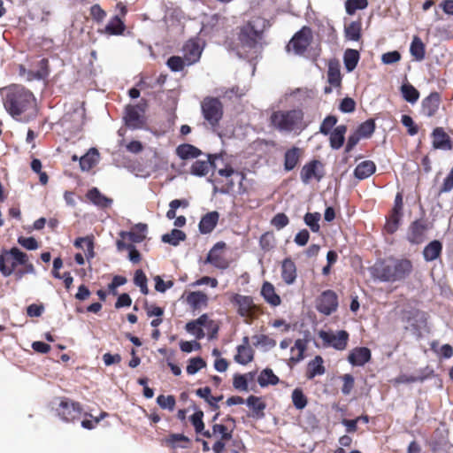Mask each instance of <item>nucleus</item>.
<instances>
[{
    "label": "nucleus",
    "instance_id": "obj_1",
    "mask_svg": "<svg viewBox=\"0 0 453 453\" xmlns=\"http://www.w3.org/2000/svg\"><path fill=\"white\" fill-rule=\"evenodd\" d=\"M4 106L12 117L20 121H28L36 115L34 95L20 86L5 88Z\"/></svg>",
    "mask_w": 453,
    "mask_h": 453
},
{
    "label": "nucleus",
    "instance_id": "obj_2",
    "mask_svg": "<svg viewBox=\"0 0 453 453\" xmlns=\"http://www.w3.org/2000/svg\"><path fill=\"white\" fill-rule=\"evenodd\" d=\"M412 271L413 265L410 259L393 257L377 260L370 269L372 278L392 283L405 280Z\"/></svg>",
    "mask_w": 453,
    "mask_h": 453
},
{
    "label": "nucleus",
    "instance_id": "obj_3",
    "mask_svg": "<svg viewBox=\"0 0 453 453\" xmlns=\"http://www.w3.org/2000/svg\"><path fill=\"white\" fill-rule=\"evenodd\" d=\"M270 119L272 125L282 132H296L307 126L303 112L299 109L274 111Z\"/></svg>",
    "mask_w": 453,
    "mask_h": 453
},
{
    "label": "nucleus",
    "instance_id": "obj_4",
    "mask_svg": "<svg viewBox=\"0 0 453 453\" xmlns=\"http://www.w3.org/2000/svg\"><path fill=\"white\" fill-rule=\"evenodd\" d=\"M26 262V253L13 247L0 253V272L4 277L11 276L19 264Z\"/></svg>",
    "mask_w": 453,
    "mask_h": 453
},
{
    "label": "nucleus",
    "instance_id": "obj_5",
    "mask_svg": "<svg viewBox=\"0 0 453 453\" xmlns=\"http://www.w3.org/2000/svg\"><path fill=\"white\" fill-rule=\"evenodd\" d=\"M230 302L237 307V313L244 318L247 323H250L256 318L257 307L251 296L234 294Z\"/></svg>",
    "mask_w": 453,
    "mask_h": 453
},
{
    "label": "nucleus",
    "instance_id": "obj_6",
    "mask_svg": "<svg viewBox=\"0 0 453 453\" xmlns=\"http://www.w3.org/2000/svg\"><path fill=\"white\" fill-rule=\"evenodd\" d=\"M56 412L63 421L74 422L79 419L82 412V407L81 403L64 397L56 408Z\"/></svg>",
    "mask_w": 453,
    "mask_h": 453
},
{
    "label": "nucleus",
    "instance_id": "obj_7",
    "mask_svg": "<svg viewBox=\"0 0 453 453\" xmlns=\"http://www.w3.org/2000/svg\"><path fill=\"white\" fill-rule=\"evenodd\" d=\"M338 305V296L331 289L323 291L316 300L317 311L326 316H329L336 311Z\"/></svg>",
    "mask_w": 453,
    "mask_h": 453
},
{
    "label": "nucleus",
    "instance_id": "obj_8",
    "mask_svg": "<svg viewBox=\"0 0 453 453\" xmlns=\"http://www.w3.org/2000/svg\"><path fill=\"white\" fill-rule=\"evenodd\" d=\"M85 110L82 107H77L73 111L66 112L61 125L65 131L74 134L80 131L84 124Z\"/></svg>",
    "mask_w": 453,
    "mask_h": 453
},
{
    "label": "nucleus",
    "instance_id": "obj_9",
    "mask_svg": "<svg viewBox=\"0 0 453 453\" xmlns=\"http://www.w3.org/2000/svg\"><path fill=\"white\" fill-rule=\"evenodd\" d=\"M312 40L311 29L308 27H303L298 31L291 39L287 46L288 51L291 50L297 55L303 54L311 44Z\"/></svg>",
    "mask_w": 453,
    "mask_h": 453
},
{
    "label": "nucleus",
    "instance_id": "obj_10",
    "mask_svg": "<svg viewBox=\"0 0 453 453\" xmlns=\"http://www.w3.org/2000/svg\"><path fill=\"white\" fill-rule=\"evenodd\" d=\"M202 111L204 119L214 126L222 117V105L219 99L206 97L202 102Z\"/></svg>",
    "mask_w": 453,
    "mask_h": 453
},
{
    "label": "nucleus",
    "instance_id": "obj_11",
    "mask_svg": "<svg viewBox=\"0 0 453 453\" xmlns=\"http://www.w3.org/2000/svg\"><path fill=\"white\" fill-rule=\"evenodd\" d=\"M319 336L325 345L333 347L337 350H343L347 348L349 334L345 330L338 331L336 334L321 330Z\"/></svg>",
    "mask_w": 453,
    "mask_h": 453
},
{
    "label": "nucleus",
    "instance_id": "obj_12",
    "mask_svg": "<svg viewBox=\"0 0 453 453\" xmlns=\"http://www.w3.org/2000/svg\"><path fill=\"white\" fill-rule=\"evenodd\" d=\"M325 175L324 165L317 159L306 163L301 170L300 178L302 181L308 184L312 179L319 181Z\"/></svg>",
    "mask_w": 453,
    "mask_h": 453
},
{
    "label": "nucleus",
    "instance_id": "obj_13",
    "mask_svg": "<svg viewBox=\"0 0 453 453\" xmlns=\"http://www.w3.org/2000/svg\"><path fill=\"white\" fill-rule=\"evenodd\" d=\"M207 160H196L190 168V173L198 177H203L211 170V167L218 166V160L222 159V154H208Z\"/></svg>",
    "mask_w": 453,
    "mask_h": 453
},
{
    "label": "nucleus",
    "instance_id": "obj_14",
    "mask_svg": "<svg viewBox=\"0 0 453 453\" xmlns=\"http://www.w3.org/2000/svg\"><path fill=\"white\" fill-rule=\"evenodd\" d=\"M225 248L226 243L224 242H217L209 251L205 262L212 265L216 268L221 270L226 269L229 266V262L222 254V250Z\"/></svg>",
    "mask_w": 453,
    "mask_h": 453
},
{
    "label": "nucleus",
    "instance_id": "obj_15",
    "mask_svg": "<svg viewBox=\"0 0 453 453\" xmlns=\"http://www.w3.org/2000/svg\"><path fill=\"white\" fill-rule=\"evenodd\" d=\"M144 108L141 105H127L125 111V122L130 128H140L144 124Z\"/></svg>",
    "mask_w": 453,
    "mask_h": 453
},
{
    "label": "nucleus",
    "instance_id": "obj_16",
    "mask_svg": "<svg viewBox=\"0 0 453 453\" xmlns=\"http://www.w3.org/2000/svg\"><path fill=\"white\" fill-rule=\"evenodd\" d=\"M427 229L428 226L426 220L417 219L413 221L409 226L408 241L416 244L422 242Z\"/></svg>",
    "mask_w": 453,
    "mask_h": 453
},
{
    "label": "nucleus",
    "instance_id": "obj_17",
    "mask_svg": "<svg viewBox=\"0 0 453 453\" xmlns=\"http://www.w3.org/2000/svg\"><path fill=\"white\" fill-rule=\"evenodd\" d=\"M226 424H213L211 427V436H220L223 440H230L233 436V432L235 427V419L227 416L223 419Z\"/></svg>",
    "mask_w": 453,
    "mask_h": 453
},
{
    "label": "nucleus",
    "instance_id": "obj_18",
    "mask_svg": "<svg viewBox=\"0 0 453 453\" xmlns=\"http://www.w3.org/2000/svg\"><path fill=\"white\" fill-rule=\"evenodd\" d=\"M280 276L287 285H293L297 278V268L296 263L290 257H286L280 264Z\"/></svg>",
    "mask_w": 453,
    "mask_h": 453
},
{
    "label": "nucleus",
    "instance_id": "obj_19",
    "mask_svg": "<svg viewBox=\"0 0 453 453\" xmlns=\"http://www.w3.org/2000/svg\"><path fill=\"white\" fill-rule=\"evenodd\" d=\"M371 350L366 347H357L353 349L348 357V361L354 366H363L370 361Z\"/></svg>",
    "mask_w": 453,
    "mask_h": 453
},
{
    "label": "nucleus",
    "instance_id": "obj_20",
    "mask_svg": "<svg viewBox=\"0 0 453 453\" xmlns=\"http://www.w3.org/2000/svg\"><path fill=\"white\" fill-rule=\"evenodd\" d=\"M200 44L195 40H189L183 47V54L187 65L197 62L202 54Z\"/></svg>",
    "mask_w": 453,
    "mask_h": 453
},
{
    "label": "nucleus",
    "instance_id": "obj_21",
    "mask_svg": "<svg viewBox=\"0 0 453 453\" xmlns=\"http://www.w3.org/2000/svg\"><path fill=\"white\" fill-rule=\"evenodd\" d=\"M185 300L194 311L206 308L209 303L208 296L202 291H192L188 293Z\"/></svg>",
    "mask_w": 453,
    "mask_h": 453
},
{
    "label": "nucleus",
    "instance_id": "obj_22",
    "mask_svg": "<svg viewBox=\"0 0 453 453\" xmlns=\"http://www.w3.org/2000/svg\"><path fill=\"white\" fill-rule=\"evenodd\" d=\"M440 96L438 93H431L426 96L421 104V113L426 117L434 116L440 107Z\"/></svg>",
    "mask_w": 453,
    "mask_h": 453
},
{
    "label": "nucleus",
    "instance_id": "obj_23",
    "mask_svg": "<svg viewBox=\"0 0 453 453\" xmlns=\"http://www.w3.org/2000/svg\"><path fill=\"white\" fill-rule=\"evenodd\" d=\"M259 33L251 24L244 26L240 32L239 39L243 47L253 48L257 44Z\"/></svg>",
    "mask_w": 453,
    "mask_h": 453
},
{
    "label": "nucleus",
    "instance_id": "obj_24",
    "mask_svg": "<svg viewBox=\"0 0 453 453\" xmlns=\"http://www.w3.org/2000/svg\"><path fill=\"white\" fill-rule=\"evenodd\" d=\"M375 129V124L372 119H368L359 125L348 142H358L362 139H369Z\"/></svg>",
    "mask_w": 453,
    "mask_h": 453
},
{
    "label": "nucleus",
    "instance_id": "obj_25",
    "mask_svg": "<svg viewBox=\"0 0 453 453\" xmlns=\"http://www.w3.org/2000/svg\"><path fill=\"white\" fill-rule=\"evenodd\" d=\"M219 219V214L218 211H211L204 214L198 225L199 231L203 234H210L216 227L218 221Z\"/></svg>",
    "mask_w": 453,
    "mask_h": 453
},
{
    "label": "nucleus",
    "instance_id": "obj_26",
    "mask_svg": "<svg viewBox=\"0 0 453 453\" xmlns=\"http://www.w3.org/2000/svg\"><path fill=\"white\" fill-rule=\"evenodd\" d=\"M244 344L237 347V354L234 356V360L238 364L247 365L254 358L253 349L249 346V338H243Z\"/></svg>",
    "mask_w": 453,
    "mask_h": 453
},
{
    "label": "nucleus",
    "instance_id": "obj_27",
    "mask_svg": "<svg viewBox=\"0 0 453 453\" xmlns=\"http://www.w3.org/2000/svg\"><path fill=\"white\" fill-rule=\"evenodd\" d=\"M303 156V150L297 147H292L285 152L284 169L286 171L293 170Z\"/></svg>",
    "mask_w": 453,
    "mask_h": 453
},
{
    "label": "nucleus",
    "instance_id": "obj_28",
    "mask_svg": "<svg viewBox=\"0 0 453 453\" xmlns=\"http://www.w3.org/2000/svg\"><path fill=\"white\" fill-rule=\"evenodd\" d=\"M93 235H87L85 237H78L74 241V246L77 249L84 250L87 260H90L95 257V242Z\"/></svg>",
    "mask_w": 453,
    "mask_h": 453
},
{
    "label": "nucleus",
    "instance_id": "obj_29",
    "mask_svg": "<svg viewBox=\"0 0 453 453\" xmlns=\"http://www.w3.org/2000/svg\"><path fill=\"white\" fill-rule=\"evenodd\" d=\"M261 296L265 302L272 306H279L281 303V299L276 293L274 286L269 281H265L263 283L261 288Z\"/></svg>",
    "mask_w": 453,
    "mask_h": 453
},
{
    "label": "nucleus",
    "instance_id": "obj_30",
    "mask_svg": "<svg viewBox=\"0 0 453 453\" xmlns=\"http://www.w3.org/2000/svg\"><path fill=\"white\" fill-rule=\"evenodd\" d=\"M86 197L93 203L95 205L100 208H108L112 203V199L106 197L103 195L97 188H90L87 194Z\"/></svg>",
    "mask_w": 453,
    "mask_h": 453
},
{
    "label": "nucleus",
    "instance_id": "obj_31",
    "mask_svg": "<svg viewBox=\"0 0 453 453\" xmlns=\"http://www.w3.org/2000/svg\"><path fill=\"white\" fill-rule=\"evenodd\" d=\"M323 364L324 360L321 356H316L312 360H311L307 365V379L311 380L316 376L324 374L326 368Z\"/></svg>",
    "mask_w": 453,
    "mask_h": 453
},
{
    "label": "nucleus",
    "instance_id": "obj_32",
    "mask_svg": "<svg viewBox=\"0 0 453 453\" xmlns=\"http://www.w3.org/2000/svg\"><path fill=\"white\" fill-rule=\"evenodd\" d=\"M442 251V244L440 241L434 240L429 242L423 250V257L426 262L438 258Z\"/></svg>",
    "mask_w": 453,
    "mask_h": 453
},
{
    "label": "nucleus",
    "instance_id": "obj_33",
    "mask_svg": "<svg viewBox=\"0 0 453 453\" xmlns=\"http://www.w3.org/2000/svg\"><path fill=\"white\" fill-rule=\"evenodd\" d=\"M375 170L376 166L372 161H363L356 166L354 176L358 180H365L370 177Z\"/></svg>",
    "mask_w": 453,
    "mask_h": 453
},
{
    "label": "nucleus",
    "instance_id": "obj_34",
    "mask_svg": "<svg viewBox=\"0 0 453 453\" xmlns=\"http://www.w3.org/2000/svg\"><path fill=\"white\" fill-rule=\"evenodd\" d=\"M176 154L181 159L186 160L197 157L202 154V151L190 143H180L176 149Z\"/></svg>",
    "mask_w": 453,
    "mask_h": 453
},
{
    "label": "nucleus",
    "instance_id": "obj_35",
    "mask_svg": "<svg viewBox=\"0 0 453 453\" xmlns=\"http://www.w3.org/2000/svg\"><path fill=\"white\" fill-rule=\"evenodd\" d=\"M203 418V411L201 410H196V412L190 416L189 420L196 434H201L206 438H211V432L209 430H204V423Z\"/></svg>",
    "mask_w": 453,
    "mask_h": 453
},
{
    "label": "nucleus",
    "instance_id": "obj_36",
    "mask_svg": "<svg viewBox=\"0 0 453 453\" xmlns=\"http://www.w3.org/2000/svg\"><path fill=\"white\" fill-rule=\"evenodd\" d=\"M99 153L96 149H90L88 153L80 158V165L82 171H89L97 163Z\"/></svg>",
    "mask_w": 453,
    "mask_h": 453
},
{
    "label": "nucleus",
    "instance_id": "obj_37",
    "mask_svg": "<svg viewBox=\"0 0 453 453\" xmlns=\"http://www.w3.org/2000/svg\"><path fill=\"white\" fill-rule=\"evenodd\" d=\"M257 382L260 387L265 388L270 385L275 386L280 382V379L275 375L271 368H265L261 371L257 378Z\"/></svg>",
    "mask_w": 453,
    "mask_h": 453
},
{
    "label": "nucleus",
    "instance_id": "obj_38",
    "mask_svg": "<svg viewBox=\"0 0 453 453\" xmlns=\"http://www.w3.org/2000/svg\"><path fill=\"white\" fill-rule=\"evenodd\" d=\"M222 154V159L218 160V166L211 167L219 176L228 179L234 173H238L230 163L225 161V154Z\"/></svg>",
    "mask_w": 453,
    "mask_h": 453
},
{
    "label": "nucleus",
    "instance_id": "obj_39",
    "mask_svg": "<svg viewBox=\"0 0 453 453\" xmlns=\"http://www.w3.org/2000/svg\"><path fill=\"white\" fill-rule=\"evenodd\" d=\"M246 403L257 417H264V410L265 409L266 405L260 397L256 395H250L246 400Z\"/></svg>",
    "mask_w": 453,
    "mask_h": 453
},
{
    "label": "nucleus",
    "instance_id": "obj_40",
    "mask_svg": "<svg viewBox=\"0 0 453 453\" xmlns=\"http://www.w3.org/2000/svg\"><path fill=\"white\" fill-rule=\"evenodd\" d=\"M359 60V53L356 50L349 49L344 53V65L348 72L353 71Z\"/></svg>",
    "mask_w": 453,
    "mask_h": 453
},
{
    "label": "nucleus",
    "instance_id": "obj_41",
    "mask_svg": "<svg viewBox=\"0 0 453 453\" xmlns=\"http://www.w3.org/2000/svg\"><path fill=\"white\" fill-rule=\"evenodd\" d=\"M403 97L409 103L414 104L419 97L418 91L410 83H404L401 87Z\"/></svg>",
    "mask_w": 453,
    "mask_h": 453
},
{
    "label": "nucleus",
    "instance_id": "obj_42",
    "mask_svg": "<svg viewBox=\"0 0 453 453\" xmlns=\"http://www.w3.org/2000/svg\"><path fill=\"white\" fill-rule=\"evenodd\" d=\"M411 54L415 58L416 60L420 61L425 58V45L422 41L415 36L412 40L410 48Z\"/></svg>",
    "mask_w": 453,
    "mask_h": 453
},
{
    "label": "nucleus",
    "instance_id": "obj_43",
    "mask_svg": "<svg viewBox=\"0 0 453 453\" xmlns=\"http://www.w3.org/2000/svg\"><path fill=\"white\" fill-rule=\"evenodd\" d=\"M185 239V233L179 229H173L171 233L165 234L162 236V241L164 242L172 244L173 246L178 245L180 241H184Z\"/></svg>",
    "mask_w": 453,
    "mask_h": 453
},
{
    "label": "nucleus",
    "instance_id": "obj_44",
    "mask_svg": "<svg viewBox=\"0 0 453 453\" xmlns=\"http://www.w3.org/2000/svg\"><path fill=\"white\" fill-rule=\"evenodd\" d=\"M124 29L125 25L118 16L113 17L105 27V31L109 35H120Z\"/></svg>",
    "mask_w": 453,
    "mask_h": 453
},
{
    "label": "nucleus",
    "instance_id": "obj_45",
    "mask_svg": "<svg viewBox=\"0 0 453 453\" xmlns=\"http://www.w3.org/2000/svg\"><path fill=\"white\" fill-rule=\"evenodd\" d=\"M345 36L348 40L358 41L360 38L361 24L357 21H352L345 26Z\"/></svg>",
    "mask_w": 453,
    "mask_h": 453
},
{
    "label": "nucleus",
    "instance_id": "obj_46",
    "mask_svg": "<svg viewBox=\"0 0 453 453\" xmlns=\"http://www.w3.org/2000/svg\"><path fill=\"white\" fill-rule=\"evenodd\" d=\"M320 218L321 215L319 212H307L303 217V220L312 232L318 233L320 229V226L319 224Z\"/></svg>",
    "mask_w": 453,
    "mask_h": 453
},
{
    "label": "nucleus",
    "instance_id": "obj_47",
    "mask_svg": "<svg viewBox=\"0 0 453 453\" xmlns=\"http://www.w3.org/2000/svg\"><path fill=\"white\" fill-rule=\"evenodd\" d=\"M403 213L395 214L393 211L390 212L389 216L387 218V222L385 224V230L388 234H394L399 227L400 220L402 219Z\"/></svg>",
    "mask_w": 453,
    "mask_h": 453
},
{
    "label": "nucleus",
    "instance_id": "obj_48",
    "mask_svg": "<svg viewBox=\"0 0 453 453\" xmlns=\"http://www.w3.org/2000/svg\"><path fill=\"white\" fill-rule=\"evenodd\" d=\"M306 349V343L303 340L298 339L296 341L294 347L291 348V352L294 353L297 350V354L290 357V362L296 364L303 359L304 351Z\"/></svg>",
    "mask_w": 453,
    "mask_h": 453
},
{
    "label": "nucleus",
    "instance_id": "obj_49",
    "mask_svg": "<svg viewBox=\"0 0 453 453\" xmlns=\"http://www.w3.org/2000/svg\"><path fill=\"white\" fill-rule=\"evenodd\" d=\"M292 402L297 410H303L308 403V399L301 388H295L292 392Z\"/></svg>",
    "mask_w": 453,
    "mask_h": 453
},
{
    "label": "nucleus",
    "instance_id": "obj_50",
    "mask_svg": "<svg viewBox=\"0 0 453 453\" xmlns=\"http://www.w3.org/2000/svg\"><path fill=\"white\" fill-rule=\"evenodd\" d=\"M247 376H250V378L253 377L251 372H250L248 374H239V373H236V374L234 375L233 386H234V388L236 390H239V391H248L249 385H248Z\"/></svg>",
    "mask_w": 453,
    "mask_h": 453
},
{
    "label": "nucleus",
    "instance_id": "obj_51",
    "mask_svg": "<svg viewBox=\"0 0 453 453\" xmlns=\"http://www.w3.org/2000/svg\"><path fill=\"white\" fill-rule=\"evenodd\" d=\"M206 366V362L200 357H192L188 360L186 371L188 374L193 375Z\"/></svg>",
    "mask_w": 453,
    "mask_h": 453
},
{
    "label": "nucleus",
    "instance_id": "obj_52",
    "mask_svg": "<svg viewBox=\"0 0 453 453\" xmlns=\"http://www.w3.org/2000/svg\"><path fill=\"white\" fill-rule=\"evenodd\" d=\"M147 277L142 270H136L134 277V283L140 288L141 292L143 295H148L149 289L147 286Z\"/></svg>",
    "mask_w": 453,
    "mask_h": 453
},
{
    "label": "nucleus",
    "instance_id": "obj_53",
    "mask_svg": "<svg viewBox=\"0 0 453 453\" xmlns=\"http://www.w3.org/2000/svg\"><path fill=\"white\" fill-rule=\"evenodd\" d=\"M180 442H189V439L182 434H171L165 438V443L173 448L181 447L186 448L187 446L180 445Z\"/></svg>",
    "mask_w": 453,
    "mask_h": 453
},
{
    "label": "nucleus",
    "instance_id": "obj_54",
    "mask_svg": "<svg viewBox=\"0 0 453 453\" xmlns=\"http://www.w3.org/2000/svg\"><path fill=\"white\" fill-rule=\"evenodd\" d=\"M367 5V0H347L345 3L346 12L349 15H353L357 10L365 9Z\"/></svg>",
    "mask_w": 453,
    "mask_h": 453
},
{
    "label": "nucleus",
    "instance_id": "obj_55",
    "mask_svg": "<svg viewBox=\"0 0 453 453\" xmlns=\"http://www.w3.org/2000/svg\"><path fill=\"white\" fill-rule=\"evenodd\" d=\"M274 235L273 233L266 232L259 239V246L265 252L270 251L274 247Z\"/></svg>",
    "mask_w": 453,
    "mask_h": 453
},
{
    "label": "nucleus",
    "instance_id": "obj_56",
    "mask_svg": "<svg viewBox=\"0 0 453 453\" xmlns=\"http://www.w3.org/2000/svg\"><path fill=\"white\" fill-rule=\"evenodd\" d=\"M157 403L162 409H168L169 411H173L176 404L175 397L172 395L166 396L159 395Z\"/></svg>",
    "mask_w": 453,
    "mask_h": 453
},
{
    "label": "nucleus",
    "instance_id": "obj_57",
    "mask_svg": "<svg viewBox=\"0 0 453 453\" xmlns=\"http://www.w3.org/2000/svg\"><path fill=\"white\" fill-rule=\"evenodd\" d=\"M186 65L185 58L177 56L171 57L167 60L168 67L173 72L181 71Z\"/></svg>",
    "mask_w": 453,
    "mask_h": 453
},
{
    "label": "nucleus",
    "instance_id": "obj_58",
    "mask_svg": "<svg viewBox=\"0 0 453 453\" xmlns=\"http://www.w3.org/2000/svg\"><path fill=\"white\" fill-rule=\"evenodd\" d=\"M343 384L342 387V393L345 395L350 394L355 385L354 377L351 374L346 373L341 377Z\"/></svg>",
    "mask_w": 453,
    "mask_h": 453
},
{
    "label": "nucleus",
    "instance_id": "obj_59",
    "mask_svg": "<svg viewBox=\"0 0 453 453\" xmlns=\"http://www.w3.org/2000/svg\"><path fill=\"white\" fill-rule=\"evenodd\" d=\"M18 243L28 250H35L39 248L38 242L34 237L19 236L18 238Z\"/></svg>",
    "mask_w": 453,
    "mask_h": 453
},
{
    "label": "nucleus",
    "instance_id": "obj_60",
    "mask_svg": "<svg viewBox=\"0 0 453 453\" xmlns=\"http://www.w3.org/2000/svg\"><path fill=\"white\" fill-rule=\"evenodd\" d=\"M185 328L189 334L195 335L198 340L203 339L205 335L203 328L196 324L195 320L188 322Z\"/></svg>",
    "mask_w": 453,
    "mask_h": 453
},
{
    "label": "nucleus",
    "instance_id": "obj_61",
    "mask_svg": "<svg viewBox=\"0 0 453 453\" xmlns=\"http://www.w3.org/2000/svg\"><path fill=\"white\" fill-rule=\"evenodd\" d=\"M272 225L278 230L282 229L288 225L289 219L285 213H277L271 221Z\"/></svg>",
    "mask_w": 453,
    "mask_h": 453
},
{
    "label": "nucleus",
    "instance_id": "obj_62",
    "mask_svg": "<svg viewBox=\"0 0 453 453\" xmlns=\"http://www.w3.org/2000/svg\"><path fill=\"white\" fill-rule=\"evenodd\" d=\"M346 130L345 126H337L330 134V142H344Z\"/></svg>",
    "mask_w": 453,
    "mask_h": 453
},
{
    "label": "nucleus",
    "instance_id": "obj_63",
    "mask_svg": "<svg viewBox=\"0 0 453 453\" xmlns=\"http://www.w3.org/2000/svg\"><path fill=\"white\" fill-rule=\"evenodd\" d=\"M155 280V289L157 292L164 293L166 289L171 288L173 286V280L164 281L160 276H156L154 278Z\"/></svg>",
    "mask_w": 453,
    "mask_h": 453
},
{
    "label": "nucleus",
    "instance_id": "obj_64",
    "mask_svg": "<svg viewBox=\"0 0 453 453\" xmlns=\"http://www.w3.org/2000/svg\"><path fill=\"white\" fill-rule=\"evenodd\" d=\"M337 122V119L334 116H328L326 117L321 126H320V132L322 134H327L330 133L331 129L335 126Z\"/></svg>",
    "mask_w": 453,
    "mask_h": 453
}]
</instances>
